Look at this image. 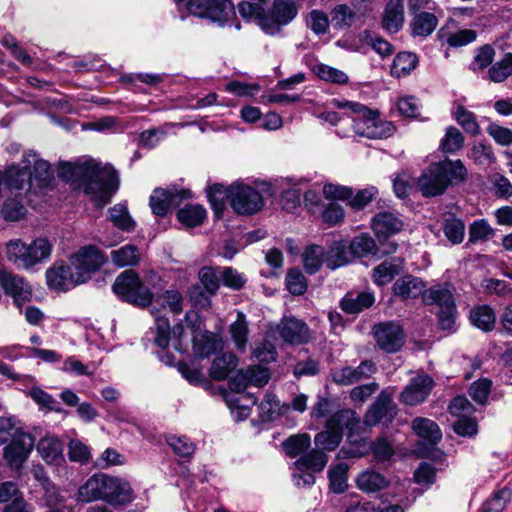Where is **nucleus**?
Returning a JSON list of instances; mask_svg holds the SVG:
<instances>
[{
	"instance_id": "nucleus-13",
	"label": "nucleus",
	"mask_w": 512,
	"mask_h": 512,
	"mask_svg": "<svg viewBox=\"0 0 512 512\" xmlns=\"http://www.w3.org/2000/svg\"><path fill=\"white\" fill-rule=\"evenodd\" d=\"M191 193L185 189H161L157 188L150 196V207L157 216H165L170 209L181 204L185 199L190 198Z\"/></svg>"
},
{
	"instance_id": "nucleus-22",
	"label": "nucleus",
	"mask_w": 512,
	"mask_h": 512,
	"mask_svg": "<svg viewBox=\"0 0 512 512\" xmlns=\"http://www.w3.org/2000/svg\"><path fill=\"white\" fill-rule=\"evenodd\" d=\"M403 226L402 219L390 211L379 212L372 219V229L378 239H385L400 232Z\"/></svg>"
},
{
	"instance_id": "nucleus-37",
	"label": "nucleus",
	"mask_w": 512,
	"mask_h": 512,
	"mask_svg": "<svg viewBox=\"0 0 512 512\" xmlns=\"http://www.w3.org/2000/svg\"><path fill=\"white\" fill-rule=\"evenodd\" d=\"M192 340L194 354L199 358L210 356L219 347V341L211 332L194 333Z\"/></svg>"
},
{
	"instance_id": "nucleus-25",
	"label": "nucleus",
	"mask_w": 512,
	"mask_h": 512,
	"mask_svg": "<svg viewBox=\"0 0 512 512\" xmlns=\"http://www.w3.org/2000/svg\"><path fill=\"white\" fill-rule=\"evenodd\" d=\"M374 302L375 297L371 292H348L341 300L340 307L347 314H358L371 307Z\"/></svg>"
},
{
	"instance_id": "nucleus-56",
	"label": "nucleus",
	"mask_w": 512,
	"mask_h": 512,
	"mask_svg": "<svg viewBox=\"0 0 512 512\" xmlns=\"http://www.w3.org/2000/svg\"><path fill=\"white\" fill-rule=\"evenodd\" d=\"M512 74V53H506L489 69V77L493 82L500 83Z\"/></svg>"
},
{
	"instance_id": "nucleus-39",
	"label": "nucleus",
	"mask_w": 512,
	"mask_h": 512,
	"mask_svg": "<svg viewBox=\"0 0 512 512\" xmlns=\"http://www.w3.org/2000/svg\"><path fill=\"white\" fill-rule=\"evenodd\" d=\"M438 19L430 12L417 13L411 21L413 36L427 37L437 27Z\"/></svg>"
},
{
	"instance_id": "nucleus-45",
	"label": "nucleus",
	"mask_w": 512,
	"mask_h": 512,
	"mask_svg": "<svg viewBox=\"0 0 512 512\" xmlns=\"http://www.w3.org/2000/svg\"><path fill=\"white\" fill-rule=\"evenodd\" d=\"M20 435H28L22 430L20 423L14 417H0V444L17 440Z\"/></svg>"
},
{
	"instance_id": "nucleus-63",
	"label": "nucleus",
	"mask_w": 512,
	"mask_h": 512,
	"mask_svg": "<svg viewBox=\"0 0 512 512\" xmlns=\"http://www.w3.org/2000/svg\"><path fill=\"white\" fill-rule=\"evenodd\" d=\"M219 270L213 267H202L198 273L199 280L208 293L215 294L219 289Z\"/></svg>"
},
{
	"instance_id": "nucleus-62",
	"label": "nucleus",
	"mask_w": 512,
	"mask_h": 512,
	"mask_svg": "<svg viewBox=\"0 0 512 512\" xmlns=\"http://www.w3.org/2000/svg\"><path fill=\"white\" fill-rule=\"evenodd\" d=\"M238 10L243 18L248 20H256L260 27L262 18L266 17V11L260 2L252 3L248 1H242L238 5Z\"/></svg>"
},
{
	"instance_id": "nucleus-17",
	"label": "nucleus",
	"mask_w": 512,
	"mask_h": 512,
	"mask_svg": "<svg viewBox=\"0 0 512 512\" xmlns=\"http://www.w3.org/2000/svg\"><path fill=\"white\" fill-rule=\"evenodd\" d=\"M47 285L55 290L66 291L82 284L71 265L54 264L46 271Z\"/></svg>"
},
{
	"instance_id": "nucleus-11",
	"label": "nucleus",
	"mask_w": 512,
	"mask_h": 512,
	"mask_svg": "<svg viewBox=\"0 0 512 512\" xmlns=\"http://www.w3.org/2000/svg\"><path fill=\"white\" fill-rule=\"evenodd\" d=\"M105 262L106 258L103 253L94 246L83 247L71 257L72 267L82 283L89 280L92 273L97 271Z\"/></svg>"
},
{
	"instance_id": "nucleus-5",
	"label": "nucleus",
	"mask_w": 512,
	"mask_h": 512,
	"mask_svg": "<svg viewBox=\"0 0 512 512\" xmlns=\"http://www.w3.org/2000/svg\"><path fill=\"white\" fill-rule=\"evenodd\" d=\"M113 291L123 300L140 307L150 305L153 299L152 292L132 270L124 271L116 278Z\"/></svg>"
},
{
	"instance_id": "nucleus-48",
	"label": "nucleus",
	"mask_w": 512,
	"mask_h": 512,
	"mask_svg": "<svg viewBox=\"0 0 512 512\" xmlns=\"http://www.w3.org/2000/svg\"><path fill=\"white\" fill-rule=\"evenodd\" d=\"M417 56L411 52H401L393 60L392 74L401 77L408 75L417 66Z\"/></svg>"
},
{
	"instance_id": "nucleus-1",
	"label": "nucleus",
	"mask_w": 512,
	"mask_h": 512,
	"mask_svg": "<svg viewBox=\"0 0 512 512\" xmlns=\"http://www.w3.org/2000/svg\"><path fill=\"white\" fill-rule=\"evenodd\" d=\"M58 176L67 182L78 184L97 207H103L110 202L119 185L117 172L112 166H101L92 159L60 163Z\"/></svg>"
},
{
	"instance_id": "nucleus-44",
	"label": "nucleus",
	"mask_w": 512,
	"mask_h": 512,
	"mask_svg": "<svg viewBox=\"0 0 512 512\" xmlns=\"http://www.w3.org/2000/svg\"><path fill=\"white\" fill-rule=\"evenodd\" d=\"M470 320L477 328L490 331L495 325L496 316L491 307L482 305L471 310Z\"/></svg>"
},
{
	"instance_id": "nucleus-50",
	"label": "nucleus",
	"mask_w": 512,
	"mask_h": 512,
	"mask_svg": "<svg viewBox=\"0 0 512 512\" xmlns=\"http://www.w3.org/2000/svg\"><path fill=\"white\" fill-rule=\"evenodd\" d=\"M330 15L332 25L337 29L350 27L356 19L355 12L346 4L336 5Z\"/></svg>"
},
{
	"instance_id": "nucleus-40",
	"label": "nucleus",
	"mask_w": 512,
	"mask_h": 512,
	"mask_svg": "<svg viewBox=\"0 0 512 512\" xmlns=\"http://www.w3.org/2000/svg\"><path fill=\"white\" fill-rule=\"evenodd\" d=\"M437 163L441 167L442 174L447 178V186L466 180L468 172L461 160L445 159Z\"/></svg>"
},
{
	"instance_id": "nucleus-43",
	"label": "nucleus",
	"mask_w": 512,
	"mask_h": 512,
	"mask_svg": "<svg viewBox=\"0 0 512 512\" xmlns=\"http://www.w3.org/2000/svg\"><path fill=\"white\" fill-rule=\"evenodd\" d=\"M423 301L429 305H437L439 310L455 306L451 291L442 287H433L424 291Z\"/></svg>"
},
{
	"instance_id": "nucleus-16",
	"label": "nucleus",
	"mask_w": 512,
	"mask_h": 512,
	"mask_svg": "<svg viewBox=\"0 0 512 512\" xmlns=\"http://www.w3.org/2000/svg\"><path fill=\"white\" fill-rule=\"evenodd\" d=\"M375 364L371 361H362L359 366H345L331 371L332 381L340 386H350L360 382L375 373Z\"/></svg>"
},
{
	"instance_id": "nucleus-61",
	"label": "nucleus",
	"mask_w": 512,
	"mask_h": 512,
	"mask_svg": "<svg viewBox=\"0 0 512 512\" xmlns=\"http://www.w3.org/2000/svg\"><path fill=\"white\" fill-rule=\"evenodd\" d=\"M68 457L71 462L86 464L91 458L89 447L78 439H72L68 446Z\"/></svg>"
},
{
	"instance_id": "nucleus-54",
	"label": "nucleus",
	"mask_w": 512,
	"mask_h": 512,
	"mask_svg": "<svg viewBox=\"0 0 512 512\" xmlns=\"http://www.w3.org/2000/svg\"><path fill=\"white\" fill-rule=\"evenodd\" d=\"M351 256L362 257L368 254H376V243L374 239L368 235H360L355 237L348 245Z\"/></svg>"
},
{
	"instance_id": "nucleus-29",
	"label": "nucleus",
	"mask_w": 512,
	"mask_h": 512,
	"mask_svg": "<svg viewBox=\"0 0 512 512\" xmlns=\"http://www.w3.org/2000/svg\"><path fill=\"white\" fill-rule=\"evenodd\" d=\"M328 462V456L319 448L306 452L299 457L294 465L297 471H311L313 473L321 472Z\"/></svg>"
},
{
	"instance_id": "nucleus-59",
	"label": "nucleus",
	"mask_w": 512,
	"mask_h": 512,
	"mask_svg": "<svg viewBox=\"0 0 512 512\" xmlns=\"http://www.w3.org/2000/svg\"><path fill=\"white\" fill-rule=\"evenodd\" d=\"M307 26L316 34L324 35L329 29L328 15L318 9L312 10L307 16Z\"/></svg>"
},
{
	"instance_id": "nucleus-14",
	"label": "nucleus",
	"mask_w": 512,
	"mask_h": 512,
	"mask_svg": "<svg viewBox=\"0 0 512 512\" xmlns=\"http://www.w3.org/2000/svg\"><path fill=\"white\" fill-rule=\"evenodd\" d=\"M373 335L378 347L389 353L398 351L404 344L403 329L395 322L374 325Z\"/></svg>"
},
{
	"instance_id": "nucleus-53",
	"label": "nucleus",
	"mask_w": 512,
	"mask_h": 512,
	"mask_svg": "<svg viewBox=\"0 0 512 512\" xmlns=\"http://www.w3.org/2000/svg\"><path fill=\"white\" fill-rule=\"evenodd\" d=\"M349 466L347 463H338L328 470L330 486L336 493H342L347 487V473Z\"/></svg>"
},
{
	"instance_id": "nucleus-19",
	"label": "nucleus",
	"mask_w": 512,
	"mask_h": 512,
	"mask_svg": "<svg viewBox=\"0 0 512 512\" xmlns=\"http://www.w3.org/2000/svg\"><path fill=\"white\" fill-rule=\"evenodd\" d=\"M396 414V406L391 395L382 391L375 403L369 408L365 415V423L374 426L382 421L390 422Z\"/></svg>"
},
{
	"instance_id": "nucleus-52",
	"label": "nucleus",
	"mask_w": 512,
	"mask_h": 512,
	"mask_svg": "<svg viewBox=\"0 0 512 512\" xmlns=\"http://www.w3.org/2000/svg\"><path fill=\"white\" fill-rule=\"evenodd\" d=\"M464 144V136L454 126L446 128L444 137L441 139L440 148L444 153H455L459 151Z\"/></svg>"
},
{
	"instance_id": "nucleus-8",
	"label": "nucleus",
	"mask_w": 512,
	"mask_h": 512,
	"mask_svg": "<svg viewBox=\"0 0 512 512\" xmlns=\"http://www.w3.org/2000/svg\"><path fill=\"white\" fill-rule=\"evenodd\" d=\"M228 201L232 209L240 215H253L264 206L263 197L257 190L239 182L228 187Z\"/></svg>"
},
{
	"instance_id": "nucleus-57",
	"label": "nucleus",
	"mask_w": 512,
	"mask_h": 512,
	"mask_svg": "<svg viewBox=\"0 0 512 512\" xmlns=\"http://www.w3.org/2000/svg\"><path fill=\"white\" fill-rule=\"evenodd\" d=\"M207 197L215 213L220 214L225 207L224 200H228V187L225 188L221 184H214L208 188Z\"/></svg>"
},
{
	"instance_id": "nucleus-49",
	"label": "nucleus",
	"mask_w": 512,
	"mask_h": 512,
	"mask_svg": "<svg viewBox=\"0 0 512 512\" xmlns=\"http://www.w3.org/2000/svg\"><path fill=\"white\" fill-rule=\"evenodd\" d=\"M310 445L311 438L307 433L293 435L283 443L284 450L290 457H301L306 453Z\"/></svg>"
},
{
	"instance_id": "nucleus-55",
	"label": "nucleus",
	"mask_w": 512,
	"mask_h": 512,
	"mask_svg": "<svg viewBox=\"0 0 512 512\" xmlns=\"http://www.w3.org/2000/svg\"><path fill=\"white\" fill-rule=\"evenodd\" d=\"M110 220L123 231H131L135 222L128 213L126 206L117 204L109 209Z\"/></svg>"
},
{
	"instance_id": "nucleus-64",
	"label": "nucleus",
	"mask_w": 512,
	"mask_h": 512,
	"mask_svg": "<svg viewBox=\"0 0 512 512\" xmlns=\"http://www.w3.org/2000/svg\"><path fill=\"white\" fill-rule=\"evenodd\" d=\"M167 444L173 449L174 453L181 457H190L194 451V444L187 437L170 435L166 439Z\"/></svg>"
},
{
	"instance_id": "nucleus-34",
	"label": "nucleus",
	"mask_w": 512,
	"mask_h": 512,
	"mask_svg": "<svg viewBox=\"0 0 512 512\" xmlns=\"http://www.w3.org/2000/svg\"><path fill=\"white\" fill-rule=\"evenodd\" d=\"M229 333L235 345L240 352H245L248 343V322L243 312H237L236 320L230 325Z\"/></svg>"
},
{
	"instance_id": "nucleus-36",
	"label": "nucleus",
	"mask_w": 512,
	"mask_h": 512,
	"mask_svg": "<svg viewBox=\"0 0 512 512\" xmlns=\"http://www.w3.org/2000/svg\"><path fill=\"white\" fill-rule=\"evenodd\" d=\"M26 253V242L21 239H12L6 243L5 254L7 260L17 268L29 270V257Z\"/></svg>"
},
{
	"instance_id": "nucleus-6",
	"label": "nucleus",
	"mask_w": 512,
	"mask_h": 512,
	"mask_svg": "<svg viewBox=\"0 0 512 512\" xmlns=\"http://www.w3.org/2000/svg\"><path fill=\"white\" fill-rule=\"evenodd\" d=\"M22 164L28 171L29 189L34 194H45L53 188L54 176L48 161L34 151H27L22 157Z\"/></svg>"
},
{
	"instance_id": "nucleus-33",
	"label": "nucleus",
	"mask_w": 512,
	"mask_h": 512,
	"mask_svg": "<svg viewBox=\"0 0 512 512\" xmlns=\"http://www.w3.org/2000/svg\"><path fill=\"white\" fill-rule=\"evenodd\" d=\"M351 253L346 242H334L330 249L326 251L325 264L327 268L335 270L348 264L351 261Z\"/></svg>"
},
{
	"instance_id": "nucleus-26",
	"label": "nucleus",
	"mask_w": 512,
	"mask_h": 512,
	"mask_svg": "<svg viewBox=\"0 0 512 512\" xmlns=\"http://www.w3.org/2000/svg\"><path fill=\"white\" fill-rule=\"evenodd\" d=\"M404 24V5L403 0H389L386 4L383 17L382 26L390 32H398Z\"/></svg>"
},
{
	"instance_id": "nucleus-3",
	"label": "nucleus",
	"mask_w": 512,
	"mask_h": 512,
	"mask_svg": "<svg viewBox=\"0 0 512 512\" xmlns=\"http://www.w3.org/2000/svg\"><path fill=\"white\" fill-rule=\"evenodd\" d=\"M359 423L360 418L355 411L351 409L338 410L326 420L325 429L316 434L314 443L323 452L333 451L341 443L344 429L353 432Z\"/></svg>"
},
{
	"instance_id": "nucleus-20",
	"label": "nucleus",
	"mask_w": 512,
	"mask_h": 512,
	"mask_svg": "<svg viewBox=\"0 0 512 512\" xmlns=\"http://www.w3.org/2000/svg\"><path fill=\"white\" fill-rule=\"evenodd\" d=\"M34 447V440L30 434L20 435L17 440L8 443L4 448V458L13 468H20L27 460Z\"/></svg>"
},
{
	"instance_id": "nucleus-7",
	"label": "nucleus",
	"mask_w": 512,
	"mask_h": 512,
	"mask_svg": "<svg viewBox=\"0 0 512 512\" xmlns=\"http://www.w3.org/2000/svg\"><path fill=\"white\" fill-rule=\"evenodd\" d=\"M301 6V0H274L269 13L262 18L261 29L270 35L278 34L282 26L297 17Z\"/></svg>"
},
{
	"instance_id": "nucleus-27",
	"label": "nucleus",
	"mask_w": 512,
	"mask_h": 512,
	"mask_svg": "<svg viewBox=\"0 0 512 512\" xmlns=\"http://www.w3.org/2000/svg\"><path fill=\"white\" fill-rule=\"evenodd\" d=\"M388 478L373 469H367L358 474L356 485L365 493H376L389 486Z\"/></svg>"
},
{
	"instance_id": "nucleus-42",
	"label": "nucleus",
	"mask_w": 512,
	"mask_h": 512,
	"mask_svg": "<svg viewBox=\"0 0 512 512\" xmlns=\"http://www.w3.org/2000/svg\"><path fill=\"white\" fill-rule=\"evenodd\" d=\"M326 250L319 245H310L303 252L304 269L309 274L316 273L325 263Z\"/></svg>"
},
{
	"instance_id": "nucleus-46",
	"label": "nucleus",
	"mask_w": 512,
	"mask_h": 512,
	"mask_svg": "<svg viewBox=\"0 0 512 512\" xmlns=\"http://www.w3.org/2000/svg\"><path fill=\"white\" fill-rule=\"evenodd\" d=\"M468 244L486 242L495 234L493 227L485 219H478L469 225Z\"/></svg>"
},
{
	"instance_id": "nucleus-30",
	"label": "nucleus",
	"mask_w": 512,
	"mask_h": 512,
	"mask_svg": "<svg viewBox=\"0 0 512 512\" xmlns=\"http://www.w3.org/2000/svg\"><path fill=\"white\" fill-rule=\"evenodd\" d=\"M425 283L419 277L406 275L399 278L393 285L395 295L407 299L416 298L424 293Z\"/></svg>"
},
{
	"instance_id": "nucleus-58",
	"label": "nucleus",
	"mask_w": 512,
	"mask_h": 512,
	"mask_svg": "<svg viewBox=\"0 0 512 512\" xmlns=\"http://www.w3.org/2000/svg\"><path fill=\"white\" fill-rule=\"evenodd\" d=\"M511 491L502 489L488 499L482 506L480 512H502L511 499Z\"/></svg>"
},
{
	"instance_id": "nucleus-47",
	"label": "nucleus",
	"mask_w": 512,
	"mask_h": 512,
	"mask_svg": "<svg viewBox=\"0 0 512 512\" xmlns=\"http://www.w3.org/2000/svg\"><path fill=\"white\" fill-rule=\"evenodd\" d=\"M443 232L451 244L456 245L463 242L465 237V224L456 217H448L443 222Z\"/></svg>"
},
{
	"instance_id": "nucleus-28",
	"label": "nucleus",
	"mask_w": 512,
	"mask_h": 512,
	"mask_svg": "<svg viewBox=\"0 0 512 512\" xmlns=\"http://www.w3.org/2000/svg\"><path fill=\"white\" fill-rule=\"evenodd\" d=\"M3 183L11 191L25 190L26 193H33L32 189H29L28 171L24 168V164H22V167L16 164L8 167L3 173Z\"/></svg>"
},
{
	"instance_id": "nucleus-60",
	"label": "nucleus",
	"mask_w": 512,
	"mask_h": 512,
	"mask_svg": "<svg viewBox=\"0 0 512 512\" xmlns=\"http://www.w3.org/2000/svg\"><path fill=\"white\" fill-rule=\"evenodd\" d=\"M275 346L267 339L256 342L252 347V357L260 362L269 363L276 359Z\"/></svg>"
},
{
	"instance_id": "nucleus-24",
	"label": "nucleus",
	"mask_w": 512,
	"mask_h": 512,
	"mask_svg": "<svg viewBox=\"0 0 512 512\" xmlns=\"http://www.w3.org/2000/svg\"><path fill=\"white\" fill-rule=\"evenodd\" d=\"M37 450L42 459L48 464L60 465L65 461L63 444L55 436L43 437L37 445Z\"/></svg>"
},
{
	"instance_id": "nucleus-23",
	"label": "nucleus",
	"mask_w": 512,
	"mask_h": 512,
	"mask_svg": "<svg viewBox=\"0 0 512 512\" xmlns=\"http://www.w3.org/2000/svg\"><path fill=\"white\" fill-rule=\"evenodd\" d=\"M404 268V260L401 257H391L372 270V279L378 286L390 283Z\"/></svg>"
},
{
	"instance_id": "nucleus-51",
	"label": "nucleus",
	"mask_w": 512,
	"mask_h": 512,
	"mask_svg": "<svg viewBox=\"0 0 512 512\" xmlns=\"http://www.w3.org/2000/svg\"><path fill=\"white\" fill-rule=\"evenodd\" d=\"M360 41L363 44L371 46L372 49L382 57L390 56L393 52V47L388 41L369 30H365L360 34Z\"/></svg>"
},
{
	"instance_id": "nucleus-9",
	"label": "nucleus",
	"mask_w": 512,
	"mask_h": 512,
	"mask_svg": "<svg viewBox=\"0 0 512 512\" xmlns=\"http://www.w3.org/2000/svg\"><path fill=\"white\" fill-rule=\"evenodd\" d=\"M333 103L338 108H349L354 114L363 117L366 124L364 134L370 138L388 137L393 132V126L390 122L381 121L377 118V113L368 109L365 105L358 102H341L334 100Z\"/></svg>"
},
{
	"instance_id": "nucleus-38",
	"label": "nucleus",
	"mask_w": 512,
	"mask_h": 512,
	"mask_svg": "<svg viewBox=\"0 0 512 512\" xmlns=\"http://www.w3.org/2000/svg\"><path fill=\"white\" fill-rule=\"evenodd\" d=\"M206 215L205 208L198 204H187L177 212L179 222L188 228L201 225Z\"/></svg>"
},
{
	"instance_id": "nucleus-32",
	"label": "nucleus",
	"mask_w": 512,
	"mask_h": 512,
	"mask_svg": "<svg viewBox=\"0 0 512 512\" xmlns=\"http://www.w3.org/2000/svg\"><path fill=\"white\" fill-rule=\"evenodd\" d=\"M237 365L238 358L233 353H223L213 360L209 375L214 380H224Z\"/></svg>"
},
{
	"instance_id": "nucleus-10",
	"label": "nucleus",
	"mask_w": 512,
	"mask_h": 512,
	"mask_svg": "<svg viewBox=\"0 0 512 512\" xmlns=\"http://www.w3.org/2000/svg\"><path fill=\"white\" fill-rule=\"evenodd\" d=\"M170 341L175 350L184 353L188 350V336L182 324L175 325L172 329L165 317L155 319L154 343L160 348H166Z\"/></svg>"
},
{
	"instance_id": "nucleus-41",
	"label": "nucleus",
	"mask_w": 512,
	"mask_h": 512,
	"mask_svg": "<svg viewBox=\"0 0 512 512\" xmlns=\"http://www.w3.org/2000/svg\"><path fill=\"white\" fill-rule=\"evenodd\" d=\"M111 258L118 267L135 266L140 262L141 254L136 246L127 244L113 250Z\"/></svg>"
},
{
	"instance_id": "nucleus-21",
	"label": "nucleus",
	"mask_w": 512,
	"mask_h": 512,
	"mask_svg": "<svg viewBox=\"0 0 512 512\" xmlns=\"http://www.w3.org/2000/svg\"><path fill=\"white\" fill-rule=\"evenodd\" d=\"M278 331L284 341L290 344H304L311 338L307 324L293 317L284 318L278 325Z\"/></svg>"
},
{
	"instance_id": "nucleus-31",
	"label": "nucleus",
	"mask_w": 512,
	"mask_h": 512,
	"mask_svg": "<svg viewBox=\"0 0 512 512\" xmlns=\"http://www.w3.org/2000/svg\"><path fill=\"white\" fill-rule=\"evenodd\" d=\"M53 244L47 238H37L31 243H26V254L29 262V270L50 258Z\"/></svg>"
},
{
	"instance_id": "nucleus-4",
	"label": "nucleus",
	"mask_w": 512,
	"mask_h": 512,
	"mask_svg": "<svg viewBox=\"0 0 512 512\" xmlns=\"http://www.w3.org/2000/svg\"><path fill=\"white\" fill-rule=\"evenodd\" d=\"M187 8L191 14L208 18L220 27L234 23L236 30L241 28L236 20L235 8L231 0H189Z\"/></svg>"
},
{
	"instance_id": "nucleus-18",
	"label": "nucleus",
	"mask_w": 512,
	"mask_h": 512,
	"mask_svg": "<svg viewBox=\"0 0 512 512\" xmlns=\"http://www.w3.org/2000/svg\"><path fill=\"white\" fill-rule=\"evenodd\" d=\"M440 169L438 163H432L419 177L418 186L424 196H437L447 189V178Z\"/></svg>"
},
{
	"instance_id": "nucleus-2",
	"label": "nucleus",
	"mask_w": 512,
	"mask_h": 512,
	"mask_svg": "<svg viewBox=\"0 0 512 512\" xmlns=\"http://www.w3.org/2000/svg\"><path fill=\"white\" fill-rule=\"evenodd\" d=\"M78 499L86 503L103 500L111 505H123L132 501L133 490L123 479L97 473L79 488Z\"/></svg>"
},
{
	"instance_id": "nucleus-12",
	"label": "nucleus",
	"mask_w": 512,
	"mask_h": 512,
	"mask_svg": "<svg viewBox=\"0 0 512 512\" xmlns=\"http://www.w3.org/2000/svg\"><path fill=\"white\" fill-rule=\"evenodd\" d=\"M0 285L4 293L12 297L14 305L20 310L32 299V288L20 275L6 270L0 271Z\"/></svg>"
},
{
	"instance_id": "nucleus-35",
	"label": "nucleus",
	"mask_w": 512,
	"mask_h": 512,
	"mask_svg": "<svg viewBox=\"0 0 512 512\" xmlns=\"http://www.w3.org/2000/svg\"><path fill=\"white\" fill-rule=\"evenodd\" d=\"M414 432L431 444L438 443L442 438L439 426L432 420L423 417H417L412 422Z\"/></svg>"
},
{
	"instance_id": "nucleus-15",
	"label": "nucleus",
	"mask_w": 512,
	"mask_h": 512,
	"mask_svg": "<svg viewBox=\"0 0 512 512\" xmlns=\"http://www.w3.org/2000/svg\"><path fill=\"white\" fill-rule=\"evenodd\" d=\"M434 387L433 379L427 374H418L400 394V401L408 406H416L424 402Z\"/></svg>"
}]
</instances>
